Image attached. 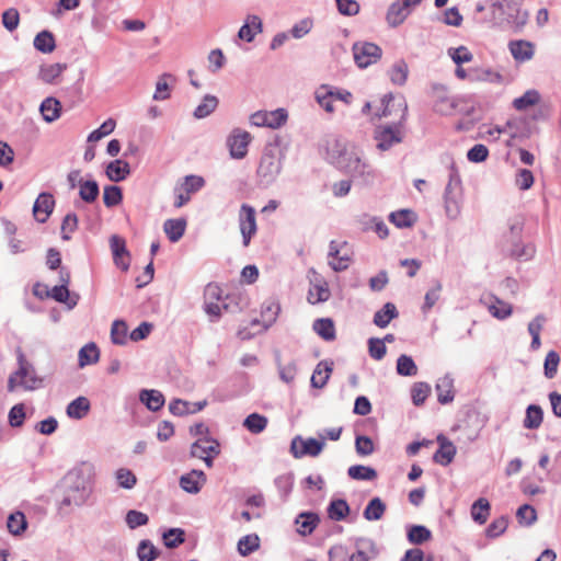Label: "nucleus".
<instances>
[{
  "instance_id": "obj_44",
  "label": "nucleus",
  "mask_w": 561,
  "mask_h": 561,
  "mask_svg": "<svg viewBox=\"0 0 561 561\" xmlns=\"http://www.w3.org/2000/svg\"><path fill=\"white\" fill-rule=\"evenodd\" d=\"M500 80H501V75L493 71L490 68L473 67V68L469 69V81L470 82H479V81L497 82Z\"/></svg>"
},
{
  "instance_id": "obj_46",
  "label": "nucleus",
  "mask_w": 561,
  "mask_h": 561,
  "mask_svg": "<svg viewBox=\"0 0 561 561\" xmlns=\"http://www.w3.org/2000/svg\"><path fill=\"white\" fill-rule=\"evenodd\" d=\"M218 106V99L215 95L207 94L196 106L193 115L197 119L209 116Z\"/></svg>"
},
{
  "instance_id": "obj_21",
  "label": "nucleus",
  "mask_w": 561,
  "mask_h": 561,
  "mask_svg": "<svg viewBox=\"0 0 561 561\" xmlns=\"http://www.w3.org/2000/svg\"><path fill=\"white\" fill-rule=\"evenodd\" d=\"M508 49L513 58L518 62L530 60L535 54V46L531 42L525 39L511 41Z\"/></svg>"
},
{
  "instance_id": "obj_22",
  "label": "nucleus",
  "mask_w": 561,
  "mask_h": 561,
  "mask_svg": "<svg viewBox=\"0 0 561 561\" xmlns=\"http://www.w3.org/2000/svg\"><path fill=\"white\" fill-rule=\"evenodd\" d=\"M205 481L206 477L203 471L192 470L180 478V486L187 493L196 494L199 492Z\"/></svg>"
},
{
  "instance_id": "obj_61",
  "label": "nucleus",
  "mask_w": 561,
  "mask_h": 561,
  "mask_svg": "<svg viewBox=\"0 0 561 561\" xmlns=\"http://www.w3.org/2000/svg\"><path fill=\"white\" fill-rule=\"evenodd\" d=\"M312 27L313 20L310 18H305L291 26L289 35L296 39H300L308 35L311 32Z\"/></svg>"
},
{
  "instance_id": "obj_39",
  "label": "nucleus",
  "mask_w": 561,
  "mask_h": 561,
  "mask_svg": "<svg viewBox=\"0 0 561 561\" xmlns=\"http://www.w3.org/2000/svg\"><path fill=\"white\" fill-rule=\"evenodd\" d=\"M314 99L317 103L328 113L334 112L333 106V93L331 91V85L323 84L319 87L314 92Z\"/></svg>"
},
{
  "instance_id": "obj_48",
  "label": "nucleus",
  "mask_w": 561,
  "mask_h": 561,
  "mask_svg": "<svg viewBox=\"0 0 561 561\" xmlns=\"http://www.w3.org/2000/svg\"><path fill=\"white\" fill-rule=\"evenodd\" d=\"M388 73L393 84L403 85L409 75L408 64L402 59L398 60L392 65Z\"/></svg>"
},
{
  "instance_id": "obj_9",
  "label": "nucleus",
  "mask_w": 561,
  "mask_h": 561,
  "mask_svg": "<svg viewBox=\"0 0 561 561\" xmlns=\"http://www.w3.org/2000/svg\"><path fill=\"white\" fill-rule=\"evenodd\" d=\"M205 185V180L199 175H186L180 180L174 186L176 208L183 207L191 199V195L198 192Z\"/></svg>"
},
{
  "instance_id": "obj_40",
  "label": "nucleus",
  "mask_w": 561,
  "mask_h": 561,
  "mask_svg": "<svg viewBox=\"0 0 561 561\" xmlns=\"http://www.w3.org/2000/svg\"><path fill=\"white\" fill-rule=\"evenodd\" d=\"M90 411V402L85 397H78L67 407V414L71 419L80 420Z\"/></svg>"
},
{
  "instance_id": "obj_57",
  "label": "nucleus",
  "mask_w": 561,
  "mask_h": 561,
  "mask_svg": "<svg viewBox=\"0 0 561 561\" xmlns=\"http://www.w3.org/2000/svg\"><path fill=\"white\" fill-rule=\"evenodd\" d=\"M114 477L117 485L127 490L133 489L137 482V478L133 473V471L126 468H121L116 470Z\"/></svg>"
},
{
  "instance_id": "obj_7",
  "label": "nucleus",
  "mask_w": 561,
  "mask_h": 561,
  "mask_svg": "<svg viewBox=\"0 0 561 561\" xmlns=\"http://www.w3.org/2000/svg\"><path fill=\"white\" fill-rule=\"evenodd\" d=\"M280 311V306L276 301H268L263 305L261 317L262 321L254 319L251 322V327L255 329L254 332H250L247 328L239 330L238 335L242 340L250 339L251 336L261 333L268 329L275 321Z\"/></svg>"
},
{
  "instance_id": "obj_54",
  "label": "nucleus",
  "mask_w": 561,
  "mask_h": 561,
  "mask_svg": "<svg viewBox=\"0 0 561 561\" xmlns=\"http://www.w3.org/2000/svg\"><path fill=\"white\" fill-rule=\"evenodd\" d=\"M159 556L158 549L150 540H141L137 547V557L139 561H154Z\"/></svg>"
},
{
  "instance_id": "obj_19",
  "label": "nucleus",
  "mask_w": 561,
  "mask_h": 561,
  "mask_svg": "<svg viewBox=\"0 0 561 561\" xmlns=\"http://www.w3.org/2000/svg\"><path fill=\"white\" fill-rule=\"evenodd\" d=\"M54 196L49 193H41L33 206L34 218L41 224L46 222L54 210Z\"/></svg>"
},
{
  "instance_id": "obj_28",
  "label": "nucleus",
  "mask_w": 561,
  "mask_h": 561,
  "mask_svg": "<svg viewBox=\"0 0 561 561\" xmlns=\"http://www.w3.org/2000/svg\"><path fill=\"white\" fill-rule=\"evenodd\" d=\"M105 173L111 181L121 182L128 176L130 168L128 162L117 159L107 164Z\"/></svg>"
},
{
  "instance_id": "obj_47",
  "label": "nucleus",
  "mask_w": 561,
  "mask_h": 561,
  "mask_svg": "<svg viewBox=\"0 0 561 561\" xmlns=\"http://www.w3.org/2000/svg\"><path fill=\"white\" fill-rule=\"evenodd\" d=\"M34 47L44 54L53 53L56 48L54 35L49 31L39 32L34 38Z\"/></svg>"
},
{
  "instance_id": "obj_14",
  "label": "nucleus",
  "mask_w": 561,
  "mask_h": 561,
  "mask_svg": "<svg viewBox=\"0 0 561 561\" xmlns=\"http://www.w3.org/2000/svg\"><path fill=\"white\" fill-rule=\"evenodd\" d=\"M251 141L252 136L247 130L241 128L232 129L226 140L230 157L238 160L243 159L248 153V147Z\"/></svg>"
},
{
  "instance_id": "obj_16",
  "label": "nucleus",
  "mask_w": 561,
  "mask_h": 561,
  "mask_svg": "<svg viewBox=\"0 0 561 561\" xmlns=\"http://www.w3.org/2000/svg\"><path fill=\"white\" fill-rule=\"evenodd\" d=\"M239 228L242 234L243 245L248 247L257 229L255 209L248 204H242L240 207Z\"/></svg>"
},
{
  "instance_id": "obj_50",
  "label": "nucleus",
  "mask_w": 561,
  "mask_h": 561,
  "mask_svg": "<svg viewBox=\"0 0 561 561\" xmlns=\"http://www.w3.org/2000/svg\"><path fill=\"white\" fill-rule=\"evenodd\" d=\"M543 412L539 405L530 404L526 410L524 427L528 430L538 428L542 423Z\"/></svg>"
},
{
  "instance_id": "obj_37",
  "label": "nucleus",
  "mask_w": 561,
  "mask_h": 561,
  "mask_svg": "<svg viewBox=\"0 0 561 561\" xmlns=\"http://www.w3.org/2000/svg\"><path fill=\"white\" fill-rule=\"evenodd\" d=\"M368 561L366 554L362 550H357L356 553L351 556L347 554L346 550L342 546L332 547L329 550V560L330 561Z\"/></svg>"
},
{
  "instance_id": "obj_32",
  "label": "nucleus",
  "mask_w": 561,
  "mask_h": 561,
  "mask_svg": "<svg viewBox=\"0 0 561 561\" xmlns=\"http://www.w3.org/2000/svg\"><path fill=\"white\" fill-rule=\"evenodd\" d=\"M319 523V516L316 513L304 512L296 518L297 530L299 534L306 536L310 535Z\"/></svg>"
},
{
  "instance_id": "obj_34",
  "label": "nucleus",
  "mask_w": 561,
  "mask_h": 561,
  "mask_svg": "<svg viewBox=\"0 0 561 561\" xmlns=\"http://www.w3.org/2000/svg\"><path fill=\"white\" fill-rule=\"evenodd\" d=\"M389 220L398 228H410L416 222L417 217L410 209H400L392 211L389 215Z\"/></svg>"
},
{
  "instance_id": "obj_13",
  "label": "nucleus",
  "mask_w": 561,
  "mask_h": 561,
  "mask_svg": "<svg viewBox=\"0 0 561 561\" xmlns=\"http://www.w3.org/2000/svg\"><path fill=\"white\" fill-rule=\"evenodd\" d=\"M287 118L286 110L277 108L274 111H257L250 115L249 122L255 127L277 129L287 122Z\"/></svg>"
},
{
  "instance_id": "obj_62",
  "label": "nucleus",
  "mask_w": 561,
  "mask_h": 561,
  "mask_svg": "<svg viewBox=\"0 0 561 561\" xmlns=\"http://www.w3.org/2000/svg\"><path fill=\"white\" fill-rule=\"evenodd\" d=\"M163 542L168 548H176L179 545L184 542L185 533L181 528H170L163 533Z\"/></svg>"
},
{
  "instance_id": "obj_11",
  "label": "nucleus",
  "mask_w": 561,
  "mask_h": 561,
  "mask_svg": "<svg viewBox=\"0 0 561 561\" xmlns=\"http://www.w3.org/2000/svg\"><path fill=\"white\" fill-rule=\"evenodd\" d=\"M460 435L456 438V444L447 439L445 436L439 435L437 437V440L439 443L438 449L433 454V456H455L458 448L462 449V447L473 442L477 438V433L472 430L468 428H460L459 427Z\"/></svg>"
},
{
  "instance_id": "obj_52",
  "label": "nucleus",
  "mask_w": 561,
  "mask_h": 561,
  "mask_svg": "<svg viewBox=\"0 0 561 561\" xmlns=\"http://www.w3.org/2000/svg\"><path fill=\"white\" fill-rule=\"evenodd\" d=\"M238 552L247 557L260 548V538L255 534L243 536L238 541Z\"/></svg>"
},
{
  "instance_id": "obj_12",
  "label": "nucleus",
  "mask_w": 561,
  "mask_h": 561,
  "mask_svg": "<svg viewBox=\"0 0 561 561\" xmlns=\"http://www.w3.org/2000/svg\"><path fill=\"white\" fill-rule=\"evenodd\" d=\"M355 64L359 68H367L376 64L382 55L381 48L369 42H357L352 47Z\"/></svg>"
},
{
  "instance_id": "obj_43",
  "label": "nucleus",
  "mask_w": 561,
  "mask_h": 561,
  "mask_svg": "<svg viewBox=\"0 0 561 561\" xmlns=\"http://www.w3.org/2000/svg\"><path fill=\"white\" fill-rule=\"evenodd\" d=\"M79 366L83 368L87 365H92L99 362L100 352L95 343H88L80 348L79 354Z\"/></svg>"
},
{
  "instance_id": "obj_51",
  "label": "nucleus",
  "mask_w": 561,
  "mask_h": 561,
  "mask_svg": "<svg viewBox=\"0 0 561 561\" xmlns=\"http://www.w3.org/2000/svg\"><path fill=\"white\" fill-rule=\"evenodd\" d=\"M267 417L259 413L249 414L244 421L243 426L253 434H259L263 432L267 426Z\"/></svg>"
},
{
  "instance_id": "obj_5",
  "label": "nucleus",
  "mask_w": 561,
  "mask_h": 561,
  "mask_svg": "<svg viewBox=\"0 0 561 561\" xmlns=\"http://www.w3.org/2000/svg\"><path fill=\"white\" fill-rule=\"evenodd\" d=\"M399 106L402 108V116L399 123L379 125L375 128L374 138L376 147L381 151L389 150L403 139L402 121L405 118L408 106L404 100L399 102Z\"/></svg>"
},
{
  "instance_id": "obj_41",
  "label": "nucleus",
  "mask_w": 561,
  "mask_h": 561,
  "mask_svg": "<svg viewBox=\"0 0 561 561\" xmlns=\"http://www.w3.org/2000/svg\"><path fill=\"white\" fill-rule=\"evenodd\" d=\"M490 511L491 506L489 501L484 497H480L471 506V517L476 523L482 525L488 520Z\"/></svg>"
},
{
  "instance_id": "obj_60",
  "label": "nucleus",
  "mask_w": 561,
  "mask_h": 561,
  "mask_svg": "<svg viewBox=\"0 0 561 561\" xmlns=\"http://www.w3.org/2000/svg\"><path fill=\"white\" fill-rule=\"evenodd\" d=\"M123 199V194L121 187L116 185H108L104 187L103 191V202L104 205L108 208L118 205Z\"/></svg>"
},
{
  "instance_id": "obj_55",
  "label": "nucleus",
  "mask_w": 561,
  "mask_h": 561,
  "mask_svg": "<svg viewBox=\"0 0 561 561\" xmlns=\"http://www.w3.org/2000/svg\"><path fill=\"white\" fill-rule=\"evenodd\" d=\"M347 474L353 480L364 481H370L377 476L375 469L363 465L351 466L347 470Z\"/></svg>"
},
{
  "instance_id": "obj_6",
  "label": "nucleus",
  "mask_w": 561,
  "mask_h": 561,
  "mask_svg": "<svg viewBox=\"0 0 561 561\" xmlns=\"http://www.w3.org/2000/svg\"><path fill=\"white\" fill-rule=\"evenodd\" d=\"M19 369L9 377L8 390L14 391L16 387L24 390H35L39 387L42 379L36 376L35 369L22 353L18 356Z\"/></svg>"
},
{
  "instance_id": "obj_26",
  "label": "nucleus",
  "mask_w": 561,
  "mask_h": 561,
  "mask_svg": "<svg viewBox=\"0 0 561 561\" xmlns=\"http://www.w3.org/2000/svg\"><path fill=\"white\" fill-rule=\"evenodd\" d=\"M48 296L58 302L67 305L69 309L75 308L79 301V295H71L68 287L65 285L54 286L51 290L48 293Z\"/></svg>"
},
{
  "instance_id": "obj_53",
  "label": "nucleus",
  "mask_w": 561,
  "mask_h": 561,
  "mask_svg": "<svg viewBox=\"0 0 561 561\" xmlns=\"http://www.w3.org/2000/svg\"><path fill=\"white\" fill-rule=\"evenodd\" d=\"M111 340L116 345H125L128 341V327L123 320H115L111 328Z\"/></svg>"
},
{
  "instance_id": "obj_29",
  "label": "nucleus",
  "mask_w": 561,
  "mask_h": 561,
  "mask_svg": "<svg viewBox=\"0 0 561 561\" xmlns=\"http://www.w3.org/2000/svg\"><path fill=\"white\" fill-rule=\"evenodd\" d=\"M435 388L439 403L446 404L454 400V379L449 375L439 378Z\"/></svg>"
},
{
  "instance_id": "obj_3",
  "label": "nucleus",
  "mask_w": 561,
  "mask_h": 561,
  "mask_svg": "<svg viewBox=\"0 0 561 561\" xmlns=\"http://www.w3.org/2000/svg\"><path fill=\"white\" fill-rule=\"evenodd\" d=\"M493 20L516 27L525 25L528 14L520 12L518 0H495L491 5Z\"/></svg>"
},
{
  "instance_id": "obj_1",
  "label": "nucleus",
  "mask_w": 561,
  "mask_h": 561,
  "mask_svg": "<svg viewBox=\"0 0 561 561\" xmlns=\"http://www.w3.org/2000/svg\"><path fill=\"white\" fill-rule=\"evenodd\" d=\"M329 157L336 168L364 185H371L377 176V171L365 159L363 149L355 144L334 140Z\"/></svg>"
},
{
  "instance_id": "obj_15",
  "label": "nucleus",
  "mask_w": 561,
  "mask_h": 561,
  "mask_svg": "<svg viewBox=\"0 0 561 561\" xmlns=\"http://www.w3.org/2000/svg\"><path fill=\"white\" fill-rule=\"evenodd\" d=\"M324 446V437L319 435V438H302L296 436L291 440L290 451L293 456H318Z\"/></svg>"
},
{
  "instance_id": "obj_38",
  "label": "nucleus",
  "mask_w": 561,
  "mask_h": 561,
  "mask_svg": "<svg viewBox=\"0 0 561 561\" xmlns=\"http://www.w3.org/2000/svg\"><path fill=\"white\" fill-rule=\"evenodd\" d=\"M7 527L11 535H22L27 528V520L24 513L16 511L10 514L7 522Z\"/></svg>"
},
{
  "instance_id": "obj_2",
  "label": "nucleus",
  "mask_w": 561,
  "mask_h": 561,
  "mask_svg": "<svg viewBox=\"0 0 561 561\" xmlns=\"http://www.w3.org/2000/svg\"><path fill=\"white\" fill-rule=\"evenodd\" d=\"M92 476L93 469L88 462H82L79 467L70 470L62 480L65 495L60 505H83L92 491Z\"/></svg>"
},
{
  "instance_id": "obj_25",
  "label": "nucleus",
  "mask_w": 561,
  "mask_h": 561,
  "mask_svg": "<svg viewBox=\"0 0 561 561\" xmlns=\"http://www.w3.org/2000/svg\"><path fill=\"white\" fill-rule=\"evenodd\" d=\"M139 400L148 410L156 412L164 405V396L156 389H144L139 392Z\"/></svg>"
},
{
  "instance_id": "obj_64",
  "label": "nucleus",
  "mask_w": 561,
  "mask_h": 561,
  "mask_svg": "<svg viewBox=\"0 0 561 561\" xmlns=\"http://www.w3.org/2000/svg\"><path fill=\"white\" fill-rule=\"evenodd\" d=\"M26 417L24 403L14 404L8 414L9 424L12 427H21Z\"/></svg>"
},
{
  "instance_id": "obj_45",
  "label": "nucleus",
  "mask_w": 561,
  "mask_h": 561,
  "mask_svg": "<svg viewBox=\"0 0 561 561\" xmlns=\"http://www.w3.org/2000/svg\"><path fill=\"white\" fill-rule=\"evenodd\" d=\"M350 513V506L345 500L337 499L330 502L328 506V516L334 522H341Z\"/></svg>"
},
{
  "instance_id": "obj_4",
  "label": "nucleus",
  "mask_w": 561,
  "mask_h": 561,
  "mask_svg": "<svg viewBox=\"0 0 561 561\" xmlns=\"http://www.w3.org/2000/svg\"><path fill=\"white\" fill-rule=\"evenodd\" d=\"M445 215L450 220H456L461 214L463 193L460 175L456 170L449 173L448 183L444 191Z\"/></svg>"
},
{
  "instance_id": "obj_27",
  "label": "nucleus",
  "mask_w": 561,
  "mask_h": 561,
  "mask_svg": "<svg viewBox=\"0 0 561 561\" xmlns=\"http://www.w3.org/2000/svg\"><path fill=\"white\" fill-rule=\"evenodd\" d=\"M332 370H333V362L321 360L317 365V367L311 376L312 387L323 388L327 385Z\"/></svg>"
},
{
  "instance_id": "obj_49",
  "label": "nucleus",
  "mask_w": 561,
  "mask_h": 561,
  "mask_svg": "<svg viewBox=\"0 0 561 561\" xmlns=\"http://www.w3.org/2000/svg\"><path fill=\"white\" fill-rule=\"evenodd\" d=\"M99 194H100L99 184L94 180H85L79 186V196L83 202H85L88 204L95 202Z\"/></svg>"
},
{
  "instance_id": "obj_31",
  "label": "nucleus",
  "mask_w": 561,
  "mask_h": 561,
  "mask_svg": "<svg viewBox=\"0 0 561 561\" xmlns=\"http://www.w3.org/2000/svg\"><path fill=\"white\" fill-rule=\"evenodd\" d=\"M386 508L387 506L385 502L380 497L376 496L368 502L363 512V516L368 522H376L382 518Z\"/></svg>"
},
{
  "instance_id": "obj_20",
  "label": "nucleus",
  "mask_w": 561,
  "mask_h": 561,
  "mask_svg": "<svg viewBox=\"0 0 561 561\" xmlns=\"http://www.w3.org/2000/svg\"><path fill=\"white\" fill-rule=\"evenodd\" d=\"M262 31L263 23L261 18L255 14H249L238 32V37L247 43H251Z\"/></svg>"
},
{
  "instance_id": "obj_63",
  "label": "nucleus",
  "mask_w": 561,
  "mask_h": 561,
  "mask_svg": "<svg viewBox=\"0 0 561 561\" xmlns=\"http://www.w3.org/2000/svg\"><path fill=\"white\" fill-rule=\"evenodd\" d=\"M125 522L129 529H136L140 526L147 525L149 517L140 511L130 510L126 513Z\"/></svg>"
},
{
  "instance_id": "obj_35",
  "label": "nucleus",
  "mask_w": 561,
  "mask_h": 561,
  "mask_svg": "<svg viewBox=\"0 0 561 561\" xmlns=\"http://www.w3.org/2000/svg\"><path fill=\"white\" fill-rule=\"evenodd\" d=\"M399 316L396 306L392 302H387L374 316V323L379 328H386L392 319Z\"/></svg>"
},
{
  "instance_id": "obj_30",
  "label": "nucleus",
  "mask_w": 561,
  "mask_h": 561,
  "mask_svg": "<svg viewBox=\"0 0 561 561\" xmlns=\"http://www.w3.org/2000/svg\"><path fill=\"white\" fill-rule=\"evenodd\" d=\"M186 220L184 218L168 219L163 224V230L171 242H178L184 234Z\"/></svg>"
},
{
  "instance_id": "obj_56",
  "label": "nucleus",
  "mask_w": 561,
  "mask_h": 561,
  "mask_svg": "<svg viewBox=\"0 0 561 561\" xmlns=\"http://www.w3.org/2000/svg\"><path fill=\"white\" fill-rule=\"evenodd\" d=\"M540 95L536 90H528L514 100L513 105L518 111H525L539 102Z\"/></svg>"
},
{
  "instance_id": "obj_58",
  "label": "nucleus",
  "mask_w": 561,
  "mask_h": 561,
  "mask_svg": "<svg viewBox=\"0 0 561 561\" xmlns=\"http://www.w3.org/2000/svg\"><path fill=\"white\" fill-rule=\"evenodd\" d=\"M397 373L401 376H415L417 367L411 356L400 355L397 359Z\"/></svg>"
},
{
  "instance_id": "obj_24",
  "label": "nucleus",
  "mask_w": 561,
  "mask_h": 561,
  "mask_svg": "<svg viewBox=\"0 0 561 561\" xmlns=\"http://www.w3.org/2000/svg\"><path fill=\"white\" fill-rule=\"evenodd\" d=\"M39 112L46 123H53L60 117L61 103L53 96H48L41 103Z\"/></svg>"
},
{
  "instance_id": "obj_10",
  "label": "nucleus",
  "mask_w": 561,
  "mask_h": 561,
  "mask_svg": "<svg viewBox=\"0 0 561 561\" xmlns=\"http://www.w3.org/2000/svg\"><path fill=\"white\" fill-rule=\"evenodd\" d=\"M282 171L280 158L272 150L264 151L257 168V176L264 185L272 184Z\"/></svg>"
},
{
  "instance_id": "obj_8",
  "label": "nucleus",
  "mask_w": 561,
  "mask_h": 561,
  "mask_svg": "<svg viewBox=\"0 0 561 561\" xmlns=\"http://www.w3.org/2000/svg\"><path fill=\"white\" fill-rule=\"evenodd\" d=\"M192 432L198 435V438L192 445L191 456H217L220 453V445L209 435L207 426L197 424L192 427Z\"/></svg>"
},
{
  "instance_id": "obj_17",
  "label": "nucleus",
  "mask_w": 561,
  "mask_h": 561,
  "mask_svg": "<svg viewBox=\"0 0 561 561\" xmlns=\"http://www.w3.org/2000/svg\"><path fill=\"white\" fill-rule=\"evenodd\" d=\"M480 301L486 307L489 312L499 320L508 318L513 312L511 304L501 300L492 294L482 296Z\"/></svg>"
},
{
  "instance_id": "obj_42",
  "label": "nucleus",
  "mask_w": 561,
  "mask_h": 561,
  "mask_svg": "<svg viewBox=\"0 0 561 561\" xmlns=\"http://www.w3.org/2000/svg\"><path fill=\"white\" fill-rule=\"evenodd\" d=\"M66 64H50L44 65L39 69L38 77L45 83H54L55 80L66 70Z\"/></svg>"
},
{
  "instance_id": "obj_18",
  "label": "nucleus",
  "mask_w": 561,
  "mask_h": 561,
  "mask_svg": "<svg viewBox=\"0 0 561 561\" xmlns=\"http://www.w3.org/2000/svg\"><path fill=\"white\" fill-rule=\"evenodd\" d=\"M110 247L113 253L114 263L123 271H127L129 267V252L126 248L125 240L122 237L114 234L110 239Z\"/></svg>"
},
{
  "instance_id": "obj_59",
  "label": "nucleus",
  "mask_w": 561,
  "mask_h": 561,
  "mask_svg": "<svg viewBox=\"0 0 561 561\" xmlns=\"http://www.w3.org/2000/svg\"><path fill=\"white\" fill-rule=\"evenodd\" d=\"M431 538V531L421 525L411 526L408 530V540L413 545H421Z\"/></svg>"
},
{
  "instance_id": "obj_36",
  "label": "nucleus",
  "mask_w": 561,
  "mask_h": 561,
  "mask_svg": "<svg viewBox=\"0 0 561 561\" xmlns=\"http://www.w3.org/2000/svg\"><path fill=\"white\" fill-rule=\"evenodd\" d=\"M312 328L324 341H333L335 339L334 322L330 318L317 319L313 322Z\"/></svg>"
},
{
  "instance_id": "obj_33",
  "label": "nucleus",
  "mask_w": 561,
  "mask_h": 561,
  "mask_svg": "<svg viewBox=\"0 0 561 561\" xmlns=\"http://www.w3.org/2000/svg\"><path fill=\"white\" fill-rule=\"evenodd\" d=\"M330 295L331 294L327 282L319 280L313 283L309 288L307 299L310 304L316 305L329 300Z\"/></svg>"
},
{
  "instance_id": "obj_23",
  "label": "nucleus",
  "mask_w": 561,
  "mask_h": 561,
  "mask_svg": "<svg viewBox=\"0 0 561 561\" xmlns=\"http://www.w3.org/2000/svg\"><path fill=\"white\" fill-rule=\"evenodd\" d=\"M410 13L411 10L400 0H397L388 8L386 21L390 27H398L407 20Z\"/></svg>"
}]
</instances>
